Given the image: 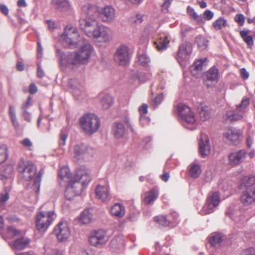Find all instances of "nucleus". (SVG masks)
<instances>
[{
	"instance_id": "nucleus-3",
	"label": "nucleus",
	"mask_w": 255,
	"mask_h": 255,
	"mask_svg": "<svg viewBox=\"0 0 255 255\" xmlns=\"http://www.w3.org/2000/svg\"><path fill=\"white\" fill-rule=\"evenodd\" d=\"M82 12L85 18L79 20V25L85 33L90 37L97 25L99 24L97 21L98 17L96 6L87 3L83 5Z\"/></svg>"
},
{
	"instance_id": "nucleus-46",
	"label": "nucleus",
	"mask_w": 255,
	"mask_h": 255,
	"mask_svg": "<svg viewBox=\"0 0 255 255\" xmlns=\"http://www.w3.org/2000/svg\"><path fill=\"white\" fill-rule=\"evenodd\" d=\"M249 103V99L243 98L241 103L236 106L237 111L245 113V110L248 106Z\"/></svg>"
},
{
	"instance_id": "nucleus-45",
	"label": "nucleus",
	"mask_w": 255,
	"mask_h": 255,
	"mask_svg": "<svg viewBox=\"0 0 255 255\" xmlns=\"http://www.w3.org/2000/svg\"><path fill=\"white\" fill-rule=\"evenodd\" d=\"M132 78L134 80H138L140 82H144L148 79L149 77L144 72L142 71H137L133 75Z\"/></svg>"
},
{
	"instance_id": "nucleus-49",
	"label": "nucleus",
	"mask_w": 255,
	"mask_h": 255,
	"mask_svg": "<svg viewBox=\"0 0 255 255\" xmlns=\"http://www.w3.org/2000/svg\"><path fill=\"white\" fill-rule=\"evenodd\" d=\"M187 11L188 13L191 15L193 19L197 20L198 22L202 21V16L201 15H198L192 7L188 6L187 8Z\"/></svg>"
},
{
	"instance_id": "nucleus-4",
	"label": "nucleus",
	"mask_w": 255,
	"mask_h": 255,
	"mask_svg": "<svg viewBox=\"0 0 255 255\" xmlns=\"http://www.w3.org/2000/svg\"><path fill=\"white\" fill-rule=\"evenodd\" d=\"M60 40L72 47H77L83 41L87 42V40L83 38L79 34L77 29L71 25H67L64 32L60 37Z\"/></svg>"
},
{
	"instance_id": "nucleus-17",
	"label": "nucleus",
	"mask_w": 255,
	"mask_h": 255,
	"mask_svg": "<svg viewBox=\"0 0 255 255\" xmlns=\"http://www.w3.org/2000/svg\"><path fill=\"white\" fill-rule=\"evenodd\" d=\"M192 51V47L191 43L186 42L179 47L177 54V59L179 62L186 61Z\"/></svg>"
},
{
	"instance_id": "nucleus-11",
	"label": "nucleus",
	"mask_w": 255,
	"mask_h": 255,
	"mask_svg": "<svg viewBox=\"0 0 255 255\" xmlns=\"http://www.w3.org/2000/svg\"><path fill=\"white\" fill-rule=\"evenodd\" d=\"M220 202V197L219 192H214L207 199L206 204L199 213L202 215L213 213Z\"/></svg>"
},
{
	"instance_id": "nucleus-48",
	"label": "nucleus",
	"mask_w": 255,
	"mask_h": 255,
	"mask_svg": "<svg viewBox=\"0 0 255 255\" xmlns=\"http://www.w3.org/2000/svg\"><path fill=\"white\" fill-rule=\"evenodd\" d=\"M68 136V132L66 128H63L60 132V138L59 140V145L62 147L66 144V141Z\"/></svg>"
},
{
	"instance_id": "nucleus-23",
	"label": "nucleus",
	"mask_w": 255,
	"mask_h": 255,
	"mask_svg": "<svg viewBox=\"0 0 255 255\" xmlns=\"http://www.w3.org/2000/svg\"><path fill=\"white\" fill-rule=\"evenodd\" d=\"M219 70L215 67H211L205 74V84L208 86L210 87L211 85L208 82L209 81L214 82L216 81L219 79Z\"/></svg>"
},
{
	"instance_id": "nucleus-47",
	"label": "nucleus",
	"mask_w": 255,
	"mask_h": 255,
	"mask_svg": "<svg viewBox=\"0 0 255 255\" xmlns=\"http://www.w3.org/2000/svg\"><path fill=\"white\" fill-rule=\"evenodd\" d=\"M249 103V99L243 98L241 103L236 106L237 111L245 113V110L248 106Z\"/></svg>"
},
{
	"instance_id": "nucleus-27",
	"label": "nucleus",
	"mask_w": 255,
	"mask_h": 255,
	"mask_svg": "<svg viewBox=\"0 0 255 255\" xmlns=\"http://www.w3.org/2000/svg\"><path fill=\"white\" fill-rule=\"evenodd\" d=\"M52 5L59 11H66L70 9L69 0H51Z\"/></svg>"
},
{
	"instance_id": "nucleus-16",
	"label": "nucleus",
	"mask_w": 255,
	"mask_h": 255,
	"mask_svg": "<svg viewBox=\"0 0 255 255\" xmlns=\"http://www.w3.org/2000/svg\"><path fill=\"white\" fill-rule=\"evenodd\" d=\"M246 157L245 150H239L230 153L228 156L229 165L235 166L243 162Z\"/></svg>"
},
{
	"instance_id": "nucleus-19",
	"label": "nucleus",
	"mask_w": 255,
	"mask_h": 255,
	"mask_svg": "<svg viewBox=\"0 0 255 255\" xmlns=\"http://www.w3.org/2000/svg\"><path fill=\"white\" fill-rule=\"evenodd\" d=\"M199 146V153L202 157H205L210 153L211 150L210 145L208 137L206 134H201Z\"/></svg>"
},
{
	"instance_id": "nucleus-10",
	"label": "nucleus",
	"mask_w": 255,
	"mask_h": 255,
	"mask_svg": "<svg viewBox=\"0 0 255 255\" xmlns=\"http://www.w3.org/2000/svg\"><path fill=\"white\" fill-rule=\"evenodd\" d=\"M17 170L21 176L25 180H30L35 175L36 168L31 163L25 162L21 159L18 163Z\"/></svg>"
},
{
	"instance_id": "nucleus-56",
	"label": "nucleus",
	"mask_w": 255,
	"mask_h": 255,
	"mask_svg": "<svg viewBox=\"0 0 255 255\" xmlns=\"http://www.w3.org/2000/svg\"><path fill=\"white\" fill-rule=\"evenodd\" d=\"M223 119L225 121L234 122L233 111H227L223 116Z\"/></svg>"
},
{
	"instance_id": "nucleus-39",
	"label": "nucleus",
	"mask_w": 255,
	"mask_h": 255,
	"mask_svg": "<svg viewBox=\"0 0 255 255\" xmlns=\"http://www.w3.org/2000/svg\"><path fill=\"white\" fill-rule=\"evenodd\" d=\"M224 236L221 234H218L212 236L210 239L211 245L214 247H218L223 241Z\"/></svg>"
},
{
	"instance_id": "nucleus-24",
	"label": "nucleus",
	"mask_w": 255,
	"mask_h": 255,
	"mask_svg": "<svg viewBox=\"0 0 255 255\" xmlns=\"http://www.w3.org/2000/svg\"><path fill=\"white\" fill-rule=\"evenodd\" d=\"M58 178L61 186L62 185L64 182L69 183V182L73 181L71 180V174L68 167L63 166L60 168L58 172Z\"/></svg>"
},
{
	"instance_id": "nucleus-50",
	"label": "nucleus",
	"mask_w": 255,
	"mask_h": 255,
	"mask_svg": "<svg viewBox=\"0 0 255 255\" xmlns=\"http://www.w3.org/2000/svg\"><path fill=\"white\" fill-rule=\"evenodd\" d=\"M7 157V147L5 145L0 146V164L3 163Z\"/></svg>"
},
{
	"instance_id": "nucleus-54",
	"label": "nucleus",
	"mask_w": 255,
	"mask_h": 255,
	"mask_svg": "<svg viewBox=\"0 0 255 255\" xmlns=\"http://www.w3.org/2000/svg\"><path fill=\"white\" fill-rule=\"evenodd\" d=\"M163 99V96L162 94L158 95L152 102V105L155 108L160 104Z\"/></svg>"
},
{
	"instance_id": "nucleus-9",
	"label": "nucleus",
	"mask_w": 255,
	"mask_h": 255,
	"mask_svg": "<svg viewBox=\"0 0 255 255\" xmlns=\"http://www.w3.org/2000/svg\"><path fill=\"white\" fill-rule=\"evenodd\" d=\"M67 85L77 99H83L86 96L85 88L83 84L77 78L69 79L67 81Z\"/></svg>"
},
{
	"instance_id": "nucleus-64",
	"label": "nucleus",
	"mask_w": 255,
	"mask_h": 255,
	"mask_svg": "<svg viewBox=\"0 0 255 255\" xmlns=\"http://www.w3.org/2000/svg\"><path fill=\"white\" fill-rule=\"evenodd\" d=\"M140 124L144 126L148 124L150 122V119L144 115H141L139 119Z\"/></svg>"
},
{
	"instance_id": "nucleus-57",
	"label": "nucleus",
	"mask_w": 255,
	"mask_h": 255,
	"mask_svg": "<svg viewBox=\"0 0 255 255\" xmlns=\"http://www.w3.org/2000/svg\"><path fill=\"white\" fill-rule=\"evenodd\" d=\"M235 20L240 25L243 26L245 23V16L243 14H237L235 17Z\"/></svg>"
},
{
	"instance_id": "nucleus-63",
	"label": "nucleus",
	"mask_w": 255,
	"mask_h": 255,
	"mask_svg": "<svg viewBox=\"0 0 255 255\" xmlns=\"http://www.w3.org/2000/svg\"><path fill=\"white\" fill-rule=\"evenodd\" d=\"M46 23L48 24V29L50 31H53L54 29L56 28L57 26V24L53 20H47Z\"/></svg>"
},
{
	"instance_id": "nucleus-42",
	"label": "nucleus",
	"mask_w": 255,
	"mask_h": 255,
	"mask_svg": "<svg viewBox=\"0 0 255 255\" xmlns=\"http://www.w3.org/2000/svg\"><path fill=\"white\" fill-rule=\"evenodd\" d=\"M138 62L143 66H147L150 62L149 58L143 52L138 54Z\"/></svg>"
},
{
	"instance_id": "nucleus-44",
	"label": "nucleus",
	"mask_w": 255,
	"mask_h": 255,
	"mask_svg": "<svg viewBox=\"0 0 255 255\" xmlns=\"http://www.w3.org/2000/svg\"><path fill=\"white\" fill-rule=\"evenodd\" d=\"M43 174V171H40L39 174L37 175L34 179V182L32 185V188L33 191L36 193H38L40 190V181H41V175Z\"/></svg>"
},
{
	"instance_id": "nucleus-29",
	"label": "nucleus",
	"mask_w": 255,
	"mask_h": 255,
	"mask_svg": "<svg viewBox=\"0 0 255 255\" xmlns=\"http://www.w3.org/2000/svg\"><path fill=\"white\" fill-rule=\"evenodd\" d=\"M111 213L112 215L122 218L125 214V208L124 206L119 203H116L112 206L110 209Z\"/></svg>"
},
{
	"instance_id": "nucleus-7",
	"label": "nucleus",
	"mask_w": 255,
	"mask_h": 255,
	"mask_svg": "<svg viewBox=\"0 0 255 255\" xmlns=\"http://www.w3.org/2000/svg\"><path fill=\"white\" fill-rule=\"evenodd\" d=\"M54 211L40 212L37 215L36 228L39 232H44L51 224L54 220Z\"/></svg>"
},
{
	"instance_id": "nucleus-59",
	"label": "nucleus",
	"mask_w": 255,
	"mask_h": 255,
	"mask_svg": "<svg viewBox=\"0 0 255 255\" xmlns=\"http://www.w3.org/2000/svg\"><path fill=\"white\" fill-rule=\"evenodd\" d=\"M152 140V137L151 136H146L144 137L142 140L143 146L145 148H148L150 144V143Z\"/></svg>"
},
{
	"instance_id": "nucleus-1",
	"label": "nucleus",
	"mask_w": 255,
	"mask_h": 255,
	"mask_svg": "<svg viewBox=\"0 0 255 255\" xmlns=\"http://www.w3.org/2000/svg\"><path fill=\"white\" fill-rule=\"evenodd\" d=\"M78 51L68 53H64L61 49H57V53L59 57L60 63L63 65H80L86 64L89 61L93 47L89 41H83Z\"/></svg>"
},
{
	"instance_id": "nucleus-38",
	"label": "nucleus",
	"mask_w": 255,
	"mask_h": 255,
	"mask_svg": "<svg viewBox=\"0 0 255 255\" xmlns=\"http://www.w3.org/2000/svg\"><path fill=\"white\" fill-rule=\"evenodd\" d=\"M154 221L159 226L162 227H167L170 225L171 221L167 219L166 216L159 215L154 218Z\"/></svg>"
},
{
	"instance_id": "nucleus-55",
	"label": "nucleus",
	"mask_w": 255,
	"mask_h": 255,
	"mask_svg": "<svg viewBox=\"0 0 255 255\" xmlns=\"http://www.w3.org/2000/svg\"><path fill=\"white\" fill-rule=\"evenodd\" d=\"M32 105L31 99L29 96L26 101L21 106L22 111H27V109Z\"/></svg>"
},
{
	"instance_id": "nucleus-5",
	"label": "nucleus",
	"mask_w": 255,
	"mask_h": 255,
	"mask_svg": "<svg viewBox=\"0 0 255 255\" xmlns=\"http://www.w3.org/2000/svg\"><path fill=\"white\" fill-rule=\"evenodd\" d=\"M80 123L83 131L88 135L96 132L101 125L99 118L94 114L83 116L80 120Z\"/></svg>"
},
{
	"instance_id": "nucleus-8",
	"label": "nucleus",
	"mask_w": 255,
	"mask_h": 255,
	"mask_svg": "<svg viewBox=\"0 0 255 255\" xmlns=\"http://www.w3.org/2000/svg\"><path fill=\"white\" fill-rule=\"evenodd\" d=\"M130 59V50L127 45L122 44L117 48L114 54L116 63L121 66H126L128 64Z\"/></svg>"
},
{
	"instance_id": "nucleus-40",
	"label": "nucleus",
	"mask_w": 255,
	"mask_h": 255,
	"mask_svg": "<svg viewBox=\"0 0 255 255\" xmlns=\"http://www.w3.org/2000/svg\"><path fill=\"white\" fill-rule=\"evenodd\" d=\"M227 25L226 20L221 17L216 20L213 23V27L216 30H220Z\"/></svg>"
},
{
	"instance_id": "nucleus-36",
	"label": "nucleus",
	"mask_w": 255,
	"mask_h": 255,
	"mask_svg": "<svg viewBox=\"0 0 255 255\" xmlns=\"http://www.w3.org/2000/svg\"><path fill=\"white\" fill-rule=\"evenodd\" d=\"M189 168V174L193 178H198L201 173V168L198 164L192 163Z\"/></svg>"
},
{
	"instance_id": "nucleus-20",
	"label": "nucleus",
	"mask_w": 255,
	"mask_h": 255,
	"mask_svg": "<svg viewBox=\"0 0 255 255\" xmlns=\"http://www.w3.org/2000/svg\"><path fill=\"white\" fill-rule=\"evenodd\" d=\"M94 149L83 143L76 144L74 147V154L75 157H79L85 155H92Z\"/></svg>"
},
{
	"instance_id": "nucleus-6",
	"label": "nucleus",
	"mask_w": 255,
	"mask_h": 255,
	"mask_svg": "<svg viewBox=\"0 0 255 255\" xmlns=\"http://www.w3.org/2000/svg\"><path fill=\"white\" fill-rule=\"evenodd\" d=\"M177 112L184 123L183 126L190 130L196 128V119L191 108L184 104H179L177 106Z\"/></svg>"
},
{
	"instance_id": "nucleus-31",
	"label": "nucleus",
	"mask_w": 255,
	"mask_h": 255,
	"mask_svg": "<svg viewBox=\"0 0 255 255\" xmlns=\"http://www.w3.org/2000/svg\"><path fill=\"white\" fill-rule=\"evenodd\" d=\"M158 196V190L156 188L152 189L146 193L144 199V203L147 205L152 204L157 198Z\"/></svg>"
},
{
	"instance_id": "nucleus-22",
	"label": "nucleus",
	"mask_w": 255,
	"mask_h": 255,
	"mask_svg": "<svg viewBox=\"0 0 255 255\" xmlns=\"http://www.w3.org/2000/svg\"><path fill=\"white\" fill-rule=\"evenodd\" d=\"M207 64V58L200 59L190 66V70L192 75L196 76L203 70V68Z\"/></svg>"
},
{
	"instance_id": "nucleus-35",
	"label": "nucleus",
	"mask_w": 255,
	"mask_h": 255,
	"mask_svg": "<svg viewBox=\"0 0 255 255\" xmlns=\"http://www.w3.org/2000/svg\"><path fill=\"white\" fill-rule=\"evenodd\" d=\"M13 173V167L11 165L2 166L0 167V180L7 179Z\"/></svg>"
},
{
	"instance_id": "nucleus-34",
	"label": "nucleus",
	"mask_w": 255,
	"mask_h": 255,
	"mask_svg": "<svg viewBox=\"0 0 255 255\" xmlns=\"http://www.w3.org/2000/svg\"><path fill=\"white\" fill-rule=\"evenodd\" d=\"M249 30L248 29H244L240 32V34L242 38L245 42H246L249 48H252L254 45L253 37L251 35H249Z\"/></svg>"
},
{
	"instance_id": "nucleus-37",
	"label": "nucleus",
	"mask_w": 255,
	"mask_h": 255,
	"mask_svg": "<svg viewBox=\"0 0 255 255\" xmlns=\"http://www.w3.org/2000/svg\"><path fill=\"white\" fill-rule=\"evenodd\" d=\"M200 118L202 121H206L210 117V112L206 106L201 104L198 108Z\"/></svg>"
},
{
	"instance_id": "nucleus-52",
	"label": "nucleus",
	"mask_w": 255,
	"mask_h": 255,
	"mask_svg": "<svg viewBox=\"0 0 255 255\" xmlns=\"http://www.w3.org/2000/svg\"><path fill=\"white\" fill-rule=\"evenodd\" d=\"M7 231L8 235L12 238L20 235V232L12 227H8Z\"/></svg>"
},
{
	"instance_id": "nucleus-28",
	"label": "nucleus",
	"mask_w": 255,
	"mask_h": 255,
	"mask_svg": "<svg viewBox=\"0 0 255 255\" xmlns=\"http://www.w3.org/2000/svg\"><path fill=\"white\" fill-rule=\"evenodd\" d=\"M169 43L168 36L165 34H163L160 38L154 42V44L158 50L162 51L165 50Z\"/></svg>"
},
{
	"instance_id": "nucleus-13",
	"label": "nucleus",
	"mask_w": 255,
	"mask_h": 255,
	"mask_svg": "<svg viewBox=\"0 0 255 255\" xmlns=\"http://www.w3.org/2000/svg\"><path fill=\"white\" fill-rule=\"evenodd\" d=\"M90 37L96 39L101 38L103 41L108 42L112 37V31L110 28L102 24H99Z\"/></svg>"
},
{
	"instance_id": "nucleus-25",
	"label": "nucleus",
	"mask_w": 255,
	"mask_h": 255,
	"mask_svg": "<svg viewBox=\"0 0 255 255\" xmlns=\"http://www.w3.org/2000/svg\"><path fill=\"white\" fill-rule=\"evenodd\" d=\"M241 135L240 132L236 128L229 129L224 134V136L233 144H237L239 142Z\"/></svg>"
},
{
	"instance_id": "nucleus-51",
	"label": "nucleus",
	"mask_w": 255,
	"mask_h": 255,
	"mask_svg": "<svg viewBox=\"0 0 255 255\" xmlns=\"http://www.w3.org/2000/svg\"><path fill=\"white\" fill-rule=\"evenodd\" d=\"M9 199V193L5 191L4 193L0 194V208L4 206L5 203Z\"/></svg>"
},
{
	"instance_id": "nucleus-43",
	"label": "nucleus",
	"mask_w": 255,
	"mask_h": 255,
	"mask_svg": "<svg viewBox=\"0 0 255 255\" xmlns=\"http://www.w3.org/2000/svg\"><path fill=\"white\" fill-rule=\"evenodd\" d=\"M198 46L201 49L204 50L208 46V40L204 37L198 36L196 38Z\"/></svg>"
},
{
	"instance_id": "nucleus-18",
	"label": "nucleus",
	"mask_w": 255,
	"mask_h": 255,
	"mask_svg": "<svg viewBox=\"0 0 255 255\" xmlns=\"http://www.w3.org/2000/svg\"><path fill=\"white\" fill-rule=\"evenodd\" d=\"M241 201L245 206H248L255 202V187L246 188L243 192L241 197Z\"/></svg>"
},
{
	"instance_id": "nucleus-14",
	"label": "nucleus",
	"mask_w": 255,
	"mask_h": 255,
	"mask_svg": "<svg viewBox=\"0 0 255 255\" xmlns=\"http://www.w3.org/2000/svg\"><path fill=\"white\" fill-rule=\"evenodd\" d=\"M108 241L106 232L102 230H95L91 233L89 239L90 245L94 247H101Z\"/></svg>"
},
{
	"instance_id": "nucleus-60",
	"label": "nucleus",
	"mask_w": 255,
	"mask_h": 255,
	"mask_svg": "<svg viewBox=\"0 0 255 255\" xmlns=\"http://www.w3.org/2000/svg\"><path fill=\"white\" fill-rule=\"evenodd\" d=\"M240 113H238V112L233 111L234 122L240 121L243 119L244 113L242 112Z\"/></svg>"
},
{
	"instance_id": "nucleus-61",
	"label": "nucleus",
	"mask_w": 255,
	"mask_h": 255,
	"mask_svg": "<svg viewBox=\"0 0 255 255\" xmlns=\"http://www.w3.org/2000/svg\"><path fill=\"white\" fill-rule=\"evenodd\" d=\"M21 116L26 121L29 123L31 121V115L28 111H22Z\"/></svg>"
},
{
	"instance_id": "nucleus-12",
	"label": "nucleus",
	"mask_w": 255,
	"mask_h": 255,
	"mask_svg": "<svg viewBox=\"0 0 255 255\" xmlns=\"http://www.w3.org/2000/svg\"><path fill=\"white\" fill-rule=\"evenodd\" d=\"M96 13H97L98 18H100L105 23H111L116 18L115 9L113 7L110 5L102 7L96 6Z\"/></svg>"
},
{
	"instance_id": "nucleus-41",
	"label": "nucleus",
	"mask_w": 255,
	"mask_h": 255,
	"mask_svg": "<svg viewBox=\"0 0 255 255\" xmlns=\"http://www.w3.org/2000/svg\"><path fill=\"white\" fill-rule=\"evenodd\" d=\"M242 181L243 184H244L246 188H251L255 187V176H250L245 177Z\"/></svg>"
},
{
	"instance_id": "nucleus-21",
	"label": "nucleus",
	"mask_w": 255,
	"mask_h": 255,
	"mask_svg": "<svg viewBox=\"0 0 255 255\" xmlns=\"http://www.w3.org/2000/svg\"><path fill=\"white\" fill-rule=\"evenodd\" d=\"M95 194L98 198L103 201L107 200L110 195V188L108 184L98 185L95 190Z\"/></svg>"
},
{
	"instance_id": "nucleus-53",
	"label": "nucleus",
	"mask_w": 255,
	"mask_h": 255,
	"mask_svg": "<svg viewBox=\"0 0 255 255\" xmlns=\"http://www.w3.org/2000/svg\"><path fill=\"white\" fill-rule=\"evenodd\" d=\"M173 0H164V2L161 5L162 11L164 13L168 12V8L171 4Z\"/></svg>"
},
{
	"instance_id": "nucleus-26",
	"label": "nucleus",
	"mask_w": 255,
	"mask_h": 255,
	"mask_svg": "<svg viewBox=\"0 0 255 255\" xmlns=\"http://www.w3.org/2000/svg\"><path fill=\"white\" fill-rule=\"evenodd\" d=\"M100 104L104 110L110 108L114 103L113 98L109 94L101 93L99 95Z\"/></svg>"
},
{
	"instance_id": "nucleus-58",
	"label": "nucleus",
	"mask_w": 255,
	"mask_h": 255,
	"mask_svg": "<svg viewBox=\"0 0 255 255\" xmlns=\"http://www.w3.org/2000/svg\"><path fill=\"white\" fill-rule=\"evenodd\" d=\"M45 255H62L61 253L57 249L48 250L45 249Z\"/></svg>"
},
{
	"instance_id": "nucleus-2",
	"label": "nucleus",
	"mask_w": 255,
	"mask_h": 255,
	"mask_svg": "<svg viewBox=\"0 0 255 255\" xmlns=\"http://www.w3.org/2000/svg\"><path fill=\"white\" fill-rule=\"evenodd\" d=\"M88 170L85 167L77 169L74 180L69 182L66 186L65 197L68 200H72L76 196L79 195L81 191V181L83 185H87L90 181Z\"/></svg>"
},
{
	"instance_id": "nucleus-30",
	"label": "nucleus",
	"mask_w": 255,
	"mask_h": 255,
	"mask_svg": "<svg viewBox=\"0 0 255 255\" xmlns=\"http://www.w3.org/2000/svg\"><path fill=\"white\" fill-rule=\"evenodd\" d=\"M113 130L115 137L117 138H121L125 134V128L123 124L116 123L113 125Z\"/></svg>"
},
{
	"instance_id": "nucleus-33",
	"label": "nucleus",
	"mask_w": 255,
	"mask_h": 255,
	"mask_svg": "<svg viewBox=\"0 0 255 255\" xmlns=\"http://www.w3.org/2000/svg\"><path fill=\"white\" fill-rule=\"evenodd\" d=\"M93 219V214L89 209L85 210L80 215L79 222L83 224L90 223Z\"/></svg>"
},
{
	"instance_id": "nucleus-15",
	"label": "nucleus",
	"mask_w": 255,
	"mask_h": 255,
	"mask_svg": "<svg viewBox=\"0 0 255 255\" xmlns=\"http://www.w3.org/2000/svg\"><path fill=\"white\" fill-rule=\"evenodd\" d=\"M53 232L58 241L61 242L66 241L71 234L70 227L66 222H59L55 227Z\"/></svg>"
},
{
	"instance_id": "nucleus-62",
	"label": "nucleus",
	"mask_w": 255,
	"mask_h": 255,
	"mask_svg": "<svg viewBox=\"0 0 255 255\" xmlns=\"http://www.w3.org/2000/svg\"><path fill=\"white\" fill-rule=\"evenodd\" d=\"M213 16L214 13L210 10H206L204 12L203 17L206 20H211Z\"/></svg>"
},
{
	"instance_id": "nucleus-32",
	"label": "nucleus",
	"mask_w": 255,
	"mask_h": 255,
	"mask_svg": "<svg viewBox=\"0 0 255 255\" xmlns=\"http://www.w3.org/2000/svg\"><path fill=\"white\" fill-rule=\"evenodd\" d=\"M29 240L27 238L23 237L16 240L13 244V247L17 250H21L26 248L29 245Z\"/></svg>"
}]
</instances>
